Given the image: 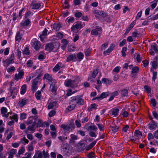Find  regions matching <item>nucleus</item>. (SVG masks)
Instances as JSON below:
<instances>
[{
  "label": "nucleus",
  "mask_w": 158,
  "mask_h": 158,
  "mask_svg": "<svg viewBox=\"0 0 158 158\" xmlns=\"http://www.w3.org/2000/svg\"><path fill=\"white\" fill-rule=\"evenodd\" d=\"M87 157L89 158H93L94 157V153L91 152L87 155Z\"/></svg>",
  "instance_id": "nucleus-51"
},
{
  "label": "nucleus",
  "mask_w": 158,
  "mask_h": 158,
  "mask_svg": "<svg viewBox=\"0 0 158 158\" xmlns=\"http://www.w3.org/2000/svg\"><path fill=\"white\" fill-rule=\"evenodd\" d=\"M120 69V67L119 66H117L113 70V72L116 73H118Z\"/></svg>",
  "instance_id": "nucleus-53"
},
{
  "label": "nucleus",
  "mask_w": 158,
  "mask_h": 158,
  "mask_svg": "<svg viewBox=\"0 0 158 158\" xmlns=\"http://www.w3.org/2000/svg\"><path fill=\"white\" fill-rule=\"evenodd\" d=\"M69 104L70 106L66 109V110L70 111L73 110L76 106L78 105L82 106L85 104L84 100L81 98L80 95H77L72 97L70 98Z\"/></svg>",
  "instance_id": "nucleus-1"
},
{
  "label": "nucleus",
  "mask_w": 158,
  "mask_h": 158,
  "mask_svg": "<svg viewBox=\"0 0 158 158\" xmlns=\"http://www.w3.org/2000/svg\"><path fill=\"white\" fill-rule=\"evenodd\" d=\"M15 70V68L14 66H12L9 68L7 69V71L8 72H11L14 71Z\"/></svg>",
  "instance_id": "nucleus-50"
},
{
  "label": "nucleus",
  "mask_w": 158,
  "mask_h": 158,
  "mask_svg": "<svg viewBox=\"0 0 158 158\" xmlns=\"http://www.w3.org/2000/svg\"><path fill=\"white\" fill-rule=\"evenodd\" d=\"M41 92L39 90L35 94V96L36 99L38 100H40L41 98Z\"/></svg>",
  "instance_id": "nucleus-37"
},
{
  "label": "nucleus",
  "mask_w": 158,
  "mask_h": 158,
  "mask_svg": "<svg viewBox=\"0 0 158 158\" xmlns=\"http://www.w3.org/2000/svg\"><path fill=\"white\" fill-rule=\"evenodd\" d=\"M108 45V44L107 43H105L103 44L101 47V50L102 51L105 50L107 47Z\"/></svg>",
  "instance_id": "nucleus-45"
},
{
  "label": "nucleus",
  "mask_w": 158,
  "mask_h": 158,
  "mask_svg": "<svg viewBox=\"0 0 158 158\" xmlns=\"http://www.w3.org/2000/svg\"><path fill=\"white\" fill-rule=\"evenodd\" d=\"M102 29L101 27H98L93 29L91 31L92 35H97L98 34H100L102 32Z\"/></svg>",
  "instance_id": "nucleus-6"
},
{
  "label": "nucleus",
  "mask_w": 158,
  "mask_h": 158,
  "mask_svg": "<svg viewBox=\"0 0 158 158\" xmlns=\"http://www.w3.org/2000/svg\"><path fill=\"white\" fill-rule=\"evenodd\" d=\"M34 75L33 73L30 74L29 76H27L26 79V82H28L31 80V79L34 77Z\"/></svg>",
  "instance_id": "nucleus-35"
},
{
  "label": "nucleus",
  "mask_w": 158,
  "mask_h": 158,
  "mask_svg": "<svg viewBox=\"0 0 158 158\" xmlns=\"http://www.w3.org/2000/svg\"><path fill=\"white\" fill-rule=\"evenodd\" d=\"M16 151V149H11L9 152V154L13 156V155L15 154Z\"/></svg>",
  "instance_id": "nucleus-61"
},
{
  "label": "nucleus",
  "mask_w": 158,
  "mask_h": 158,
  "mask_svg": "<svg viewBox=\"0 0 158 158\" xmlns=\"http://www.w3.org/2000/svg\"><path fill=\"white\" fill-rule=\"evenodd\" d=\"M96 142L95 141H93L92 143H91L86 148V150H88L91 149L96 144Z\"/></svg>",
  "instance_id": "nucleus-33"
},
{
  "label": "nucleus",
  "mask_w": 158,
  "mask_h": 158,
  "mask_svg": "<svg viewBox=\"0 0 158 158\" xmlns=\"http://www.w3.org/2000/svg\"><path fill=\"white\" fill-rule=\"evenodd\" d=\"M24 74V72L23 71L20 72L18 74L15 75L14 79L15 80L18 81L19 79L23 78Z\"/></svg>",
  "instance_id": "nucleus-15"
},
{
  "label": "nucleus",
  "mask_w": 158,
  "mask_h": 158,
  "mask_svg": "<svg viewBox=\"0 0 158 158\" xmlns=\"http://www.w3.org/2000/svg\"><path fill=\"white\" fill-rule=\"evenodd\" d=\"M28 102V100L27 99H22L19 101L18 103L20 107H22L26 105Z\"/></svg>",
  "instance_id": "nucleus-19"
},
{
  "label": "nucleus",
  "mask_w": 158,
  "mask_h": 158,
  "mask_svg": "<svg viewBox=\"0 0 158 158\" xmlns=\"http://www.w3.org/2000/svg\"><path fill=\"white\" fill-rule=\"evenodd\" d=\"M56 114V112L55 110H52L48 114L49 116L50 117H52L54 116Z\"/></svg>",
  "instance_id": "nucleus-58"
},
{
  "label": "nucleus",
  "mask_w": 158,
  "mask_h": 158,
  "mask_svg": "<svg viewBox=\"0 0 158 158\" xmlns=\"http://www.w3.org/2000/svg\"><path fill=\"white\" fill-rule=\"evenodd\" d=\"M98 73V70L97 69H94L93 72L92 74V77L93 78H95Z\"/></svg>",
  "instance_id": "nucleus-39"
},
{
  "label": "nucleus",
  "mask_w": 158,
  "mask_h": 158,
  "mask_svg": "<svg viewBox=\"0 0 158 158\" xmlns=\"http://www.w3.org/2000/svg\"><path fill=\"white\" fill-rule=\"evenodd\" d=\"M112 51H111L109 49H108L103 52V53L104 55L106 56L107 55H109V53L111 52Z\"/></svg>",
  "instance_id": "nucleus-57"
},
{
  "label": "nucleus",
  "mask_w": 158,
  "mask_h": 158,
  "mask_svg": "<svg viewBox=\"0 0 158 158\" xmlns=\"http://www.w3.org/2000/svg\"><path fill=\"white\" fill-rule=\"evenodd\" d=\"M20 119L23 120L26 117V114L24 113H21L20 114Z\"/></svg>",
  "instance_id": "nucleus-60"
},
{
  "label": "nucleus",
  "mask_w": 158,
  "mask_h": 158,
  "mask_svg": "<svg viewBox=\"0 0 158 158\" xmlns=\"http://www.w3.org/2000/svg\"><path fill=\"white\" fill-rule=\"evenodd\" d=\"M43 126L42 123V120L41 119H39L38 122V123L36 125V127H40Z\"/></svg>",
  "instance_id": "nucleus-46"
},
{
  "label": "nucleus",
  "mask_w": 158,
  "mask_h": 158,
  "mask_svg": "<svg viewBox=\"0 0 158 158\" xmlns=\"http://www.w3.org/2000/svg\"><path fill=\"white\" fill-rule=\"evenodd\" d=\"M36 124L37 123L36 121H34L32 125L29 126L27 127L28 130H29V131H31L32 133L34 132L35 131L36 128L37 127H36Z\"/></svg>",
  "instance_id": "nucleus-9"
},
{
  "label": "nucleus",
  "mask_w": 158,
  "mask_h": 158,
  "mask_svg": "<svg viewBox=\"0 0 158 158\" xmlns=\"http://www.w3.org/2000/svg\"><path fill=\"white\" fill-rule=\"evenodd\" d=\"M61 126L64 130L67 133L70 132L73 129L75 128V126L73 123L67 124V125L62 124Z\"/></svg>",
  "instance_id": "nucleus-2"
},
{
  "label": "nucleus",
  "mask_w": 158,
  "mask_h": 158,
  "mask_svg": "<svg viewBox=\"0 0 158 158\" xmlns=\"http://www.w3.org/2000/svg\"><path fill=\"white\" fill-rule=\"evenodd\" d=\"M55 82H52L50 84L51 87V91L52 92H56V88L55 87L54 83Z\"/></svg>",
  "instance_id": "nucleus-29"
},
{
  "label": "nucleus",
  "mask_w": 158,
  "mask_h": 158,
  "mask_svg": "<svg viewBox=\"0 0 158 158\" xmlns=\"http://www.w3.org/2000/svg\"><path fill=\"white\" fill-rule=\"evenodd\" d=\"M75 81V80H72L70 79H67L65 81L64 83V85L67 87L73 88L75 86L74 84Z\"/></svg>",
  "instance_id": "nucleus-4"
},
{
  "label": "nucleus",
  "mask_w": 158,
  "mask_h": 158,
  "mask_svg": "<svg viewBox=\"0 0 158 158\" xmlns=\"http://www.w3.org/2000/svg\"><path fill=\"white\" fill-rule=\"evenodd\" d=\"M102 11H99L97 10H95L94 11V14L99 15L100 16L101 15V14L102 12Z\"/></svg>",
  "instance_id": "nucleus-56"
},
{
  "label": "nucleus",
  "mask_w": 158,
  "mask_h": 158,
  "mask_svg": "<svg viewBox=\"0 0 158 158\" xmlns=\"http://www.w3.org/2000/svg\"><path fill=\"white\" fill-rule=\"evenodd\" d=\"M144 89L146 90L148 93H149L151 91V89L150 87L147 86L145 85L144 86Z\"/></svg>",
  "instance_id": "nucleus-63"
},
{
  "label": "nucleus",
  "mask_w": 158,
  "mask_h": 158,
  "mask_svg": "<svg viewBox=\"0 0 158 158\" xmlns=\"http://www.w3.org/2000/svg\"><path fill=\"white\" fill-rule=\"evenodd\" d=\"M152 66L153 69H156L157 67V64L156 61H154L152 62Z\"/></svg>",
  "instance_id": "nucleus-55"
},
{
  "label": "nucleus",
  "mask_w": 158,
  "mask_h": 158,
  "mask_svg": "<svg viewBox=\"0 0 158 158\" xmlns=\"http://www.w3.org/2000/svg\"><path fill=\"white\" fill-rule=\"evenodd\" d=\"M97 125L100 131L104 130V126L102 124H97Z\"/></svg>",
  "instance_id": "nucleus-43"
},
{
  "label": "nucleus",
  "mask_w": 158,
  "mask_h": 158,
  "mask_svg": "<svg viewBox=\"0 0 158 158\" xmlns=\"http://www.w3.org/2000/svg\"><path fill=\"white\" fill-rule=\"evenodd\" d=\"M48 31V30L46 28H45L44 29V30L42 32V34L40 35V36L46 35L47 34V32Z\"/></svg>",
  "instance_id": "nucleus-59"
},
{
  "label": "nucleus",
  "mask_w": 158,
  "mask_h": 158,
  "mask_svg": "<svg viewBox=\"0 0 158 158\" xmlns=\"http://www.w3.org/2000/svg\"><path fill=\"white\" fill-rule=\"evenodd\" d=\"M31 23L29 19H27L24 22V23H21V24L23 27H24L25 26H27L29 25V24Z\"/></svg>",
  "instance_id": "nucleus-34"
},
{
  "label": "nucleus",
  "mask_w": 158,
  "mask_h": 158,
  "mask_svg": "<svg viewBox=\"0 0 158 158\" xmlns=\"http://www.w3.org/2000/svg\"><path fill=\"white\" fill-rule=\"evenodd\" d=\"M10 91L11 94V96H12V98H15L18 93L17 89L14 87H10Z\"/></svg>",
  "instance_id": "nucleus-5"
},
{
  "label": "nucleus",
  "mask_w": 158,
  "mask_h": 158,
  "mask_svg": "<svg viewBox=\"0 0 158 158\" xmlns=\"http://www.w3.org/2000/svg\"><path fill=\"white\" fill-rule=\"evenodd\" d=\"M135 22L134 21L132 22L130 24L126 31L124 34V35H126L131 30V29L134 27L135 24Z\"/></svg>",
  "instance_id": "nucleus-16"
},
{
  "label": "nucleus",
  "mask_w": 158,
  "mask_h": 158,
  "mask_svg": "<svg viewBox=\"0 0 158 158\" xmlns=\"http://www.w3.org/2000/svg\"><path fill=\"white\" fill-rule=\"evenodd\" d=\"M139 68L137 66H135L132 69L131 74L132 77H135V73H138L139 71Z\"/></svg>",
  "instance_id": "nucleus-17"
},
{
  "label": "nucleus",
  "mask_w": 158,
  "mask_h": 158,
  "mask_svg": "<svg viewBox=\"0 0 158 158\" xmlns=\"http://www.w3.org/2000/svg\"><path fill=\"white\" fill-rule=\"evenodd\" d=\"M25 152V148L23 147H22L21 148L19 151V155L23 154Z\"/></svg>",
  "instance_id": "nucleus-47"
},
{
  "label": "nucleus",
  "mask_w": 158,
  "mask_h": 158,
  "mask_svg": "<svg viewBox=\"0 0 158 158\" xmlns=\"http://www.w3.org/2000/svg\"><path fill=\"white\" fill-rule=\"evenodd\" d=\"M84 56L83 53L81 52H79L77 55V58L80 60H81L83 59Z\"/></svg>",
  "instance_id": "nucleus-40"
},
{
  "label": "nucleus",
  "mask_w": 158,
  "mask_h": 158,
  "mask_svg": "<svg viewBox=\"0 0 158 158\" xmlns=\"http://www.w3.org/2000/svg\"><path fill=\"white\" fill-rule=\"evenodd\" d=\"M83 27V25L81 22H76L75 25H73L71 27L72 31H73L76 29H81Z\"/></svg>",
  "instance_id": "nucleus-3"
},
{
  "label": "nucleus",
  "mask_w": 158,
  "mask_h": 158,
  "mask_svg": "<svg viewBox=\"0 0 158 158\" xmlns=\"http://www.w3.org/2000/svg\"><path fill=\"white\" fill-rule=\"evenodd\" d=\"M54 48V45L52 43H48L46 45L45 49L49 52H51Z\"/></svg>",
  "instance_id": "nucleus-13"
},
{
  "label": "nucleus",
  "mask_w": 158,
  "mask_h": 158,
  "mask_svg": "<svg viewBox=\"0 0 158 158\" xmlns=\"http://www.w3.org/2000/svg\"><path fill=\"white\" fill-rule=\"evenodd\" d=\"M121 94L122 97L127 96L128 94V91L127 89H124L121 90Z\"/></svg>",
  "instance_id": "nucleus-26"
},
{
  "label": "nucleus",
  "mask_w": 158,
  "mask_h": 158,
  "mask_svg": "<svg viewBox=\"0 0 158 158\" xmlns=\"http://www.w3.org/2000/svg\"><path fill=\"white\" fill-rule=\"evenodd\" d=\"M22 37V36L19 32H17L15 36V40L16 41L19 42Z\"/></svg>",
  "instance_id": "nucleus-23"
},
{
  "label": "nucleus",
  "mask_w": 158,
  "mask_h": 158,
  "mask_svg": "<svg viewBox=\"0 0 158 158\" xmlns=\"http://www.w3.org/2000/svg\"><path fill=\"white\" fill-rule=\"evenodd\" d=\"M44 79H46L50 81L51 83L55 82V80L52 78V75L48 73L45 74L44 77Z\"/></svg>",
  "instance_id": "nucleus-14"
},
{
  "label": "nucleus",
  "mask_w": 158,
  "mask_h": 158,
  "mask_svg": "<svg viewBox=\"0 0 158 158\" xmlns=\"http://www.w3.org/2000/svg\"><path fill=\"white\" fill-rule=\"evenodd\" d=\"M32 42L33 43V46L35 49L37 50L40 48V44L39 41L35 40H34Z\"/></svg>",
  "instance_id": "nucleus-11"
},
{
  "label": "nucleus",
  "mask_w": 158,
  "mask_h": 158,
  "mask_svg": "<svg viewBox=\"0 0 158 158\" xmlns=\"http://www.w3.org/2000/svg\"><path fill=\"white\" fill-rule=\"evenodd\" d=\"M63 34L60 32H58L56 34V36L59 39H62L63 37Z\"/></svg>",
  "instance_id": "nucleus-64"
},
{
  "label": "nucleus",
  "mask_w": 158,
  "mask_h": 158,
  "mask_svg": "<svg viewBox=\"0 0 158 158\" xmlns=\"http://www.w3.org/2000/svg\"><path fill=\"white\" fill-rule=\"evenodd\" d=\"M77 57L76 55L74 54H73L70 55L68 56L67 59L66 61L69 62L74 59H76Z\"/></svg>",
  "instance_id": "nucleus-20"
},
{
  "label": "nucleus",
  "mask_w": 158,
  "mask_h": 158,
  "mask_svg": "<svg viewBox=\"0 0 158 158\" xmlns=\"http://www.w3.org/2000/svg\"><path fill=\"white\" fill-rule=\"evenodd\" d=\"M7 111V109L6 108L2 107L1 108V113L3 115L5 114Z\"/></svg>",
  "instance_id": "nucleus-38"
},
{
  "label": "nucleus",
  "mask_w": 158,
  "mask_h": 158,
  "mask_svg": "<svg viewBox=\"0 0 158 158\" xmlns=\"http://www.w3.org/2000/svg\"><path fill=\"white\" fill-rule=\"evenodd\" d=\"M74 21V19L73 17H68L66 20L65 22L67 21L66 24L68 25H69L71 23H73Z\"/></svg>",
  "instance_id": "nucleus-22"
},
{
  "label": "nucleus",
  "mask_w": 158,
  "mask_h": 158,
  "mask_svg": "<svg viewBox=\"0 0 158 158\" xmlns=\"http://www.w3.org/2000/svg\"><path fill=\"white\" fill-rule=\"evenodd\" d=\"M62 64L61 63L59 62L57 64L53 69V71L56 72L60 69Z\"/></svg>",
  "instance_id": "nucleus-24"
},
{
  "label": "nucleus",
  "mask_w": 158,
  "mask_h": 158,
  "mask_svg": "<svg viewBox=\"0 0 158 158\" xmlns=\"http://www.w3.org/2000/svg\"><path fill=\"white\" fill-rule=\"evenodd\" d=\"M151 102L153 107H155L156 105V101L155 99L152 98L151 99Z\"/></svg>",
  "instance_id": "nucleus-49"
},
{
  "label": "nucleus",
  "mask_w": 158,
  "mask_h": 158,
  "mask_svg": "<svg viewBox=\"0 0 158 158\" xmlns=\"http://www.w3.org/2000/svg\"><path fill=\"white\" fill-rule=\"evenodd\" d=\"M33 61L32 60H29L27 62V66L28 67H31L32 66Z\"/></svg>",
  "instance_id": "nucleus-44"
},
{
  "label": "nucleus",
  "mask_w": 158,
  "mask_h": 158,
  "mask_svg": "<svg viewBox=\"0 0 158 158\" xmlns=\"http://www.w3.org/2000/svg\"><path fill=\"white\" fill-rule=\"evenodd\" d=\"M110 127L112 132L114 133L117 132L118 130L119 127L117 126L114 125L113 126Z\"/></svg>",
  "instance_id": "nucleus-31"
},
{
  "label": "nucleus",
  "mask_w": 158,
  "mask_h": 158,
  "mask_svg": "<svg viewBox=\"0 0 158 158\" xmlns=\"http://www.w3.org/2000/svg\"><path fill=\"white\" fill-rule=\"evenodd\" d=\"M31 6H32V9H38L41 6L40 4L39 3H32L31 4Z\"/></svg>",
  "instance_id": "nucleus-25"
},
{
  "label": "nucleus",
  "mask_w": 158,
  "mask_h": 158,
  "mask_svg": "<svg viewBox=\"0 0 158 158\" xmlns=\"http://www.w3.org/2000/svg\"><path fill=\"white\" fill-rule=\"evenodd\" d=\"M82 15V14L80 12H78L75 14V16L77 18H79L81 17Z\"/></svg>",
  "instance_id": "nucleus-62"
},
{
  "label": "nucleus",
  "mask_w": 158,
  "mask_h": 158,
  "mask_svg": "<svg viewBox=\"0 0 158 158\" xmlns=\"http://www.w3.org/2000/svg\"><path fill=\"white\" fill-rule=\"evenodd\" d=\"M70 139L69 141L70 143H74L75 142L74 140L77 139V136L73 134H71L70 135Z\"/></svg>",
  "instance_id": "nucleus-27"
},
{
  "label": "nucleus",
  "mask_w": 158,
  "mask_h": 158,
  "mask_svg": "<svg viewBox=\"0 0 158 158\" xmlns=\"http://www.w3.org/2000/svg\"><path fill=\"white\" fill-rule=\"evenodd\" d=\"M78 147L81 150H84L85 147V144L84 143H79Z\"/></svg>",
  "instance_id": "nucleus-32"
},
{
  "label": "nucleus",
  "mask_w": 158,
  "mask_h": 158,
  "mask_svg": "<svg viewBox=\"0 0 158 158\" xmlns=\"http://www.w3.org/2000/svg\"><path fill=\"white\" fill-rule=\"evenodd\" d=\"M157 75V72H153V77L152 78V80L155 81Z\"/></svg>",
  "instance_id": "nucleus-52"
},
{
  "label": "nucleus",
  "mask_w": 158,
  "mask_h": 158,
  "mask_svg": "<svg viewBox=\"0 0 158 158\" xmlns=\"http://www.w3.org/2000/svg\"><path fill=\"white\" fill-rule=\"evenodd\" d=\"M27 86L26 84L23 85L21 87L20 93L22 94H23L26 92Z\"/></svg>",
  "instance_id": "nucleus-30"
},
{
  "label": "nucleus",
  "mask_w": 158,
  "mask_h": 158,
  "mask_svg": "<svg viewBox=\"0 0 158 158\" xmlns=\"http://www.w3.org/2000/svg\"><path fill=\"white\" fill-rule=\"evenodd\" d=\"M149 128L151 130H154L156 129L157 126L156 123L153 121L150 123L148 124Z\"/></svg>",
  "instance_id": "nucleus-10"
},
{
  "label": "nucleus",
  "mask_w": 158,
  "mask_h": 158,
  "mask_svg": "<svg viewBox=\"0 0 158 158\" xmlns=\"http://www.w3.org/2000/svg\"><path fill=\"white\" fill-rule=\"evenodd\" d=\"M38 117L36 116H33L29 117L28 119V120L27 122V125L33 124L34 121H36V119Z\"/></svg>",
  "instance_id": "nucleus-12"
},
{
  "label": "nucleus",
  "mask_w": 158,
  "mask_h": 158,
  "mask_svg": "<svg viewBox=\"0 0 158 158\" xmlns=\"http://www.w3.org/2000/svg\"><path fill=\"white\" fill-rule=\"evenodd\" d=\"M61 25L60 23H54L53 26V29L56 31H58L61 27Z\"/></svg>",
  "instance_id": "nucleus-28"
},
{
  "label": "nucleus",
  "mask_w": 158,
  "mask_h": 158,
  "mask_svg": "<svg viewBox=\"0 0 158 158\" xmlns=\"http://www.w3.org/2000/svg\"><path fill=\"white\" fill-rule=\"evenodd\" d=\"M102 83H104L106 84L109 83V80L106 78H102Z\"/></svg>",
  "instance_id": "nucleus-54"
},
{
  "label": "nucleus",
  "mask_w": 158,
  "mask_h": 158,
  "mask_svg": "<svg viewBox=\"0 0 158 158\" xmlns=\"http://www.w3.org/2000/svg\"><path fill=\"white\" fill-rule=\"evenodd\" d=\"M43 153L44 157V158H48L49 157V155L48 153V152H45L44 150L43 151Z\"/></svg>",
  "instance_id": "nucleus-48"
},
{
  "label": "nucleus",
  "mask_w": 158,
  "mask_h": 158,
  "mask_svg": "<svg viewBox=\"0 0 158 158\" xmlns=\"http://www.w3.org/2000/svg\"><path fill=\"white\" fill-rule=\"evenodd\" d=\"M157 45L154 44L153 45H151V48L150 49V53L152 55H154V52L156 53L158 52V49L157 48Z\"/></svg>",
  "instance_id": "nucleus-7"
},
{
  "label": "nucleus",
  "mask_w": 158,
  "mask_h": 158,
  "mask_svg": "<svg viewBox=\"0 0 158 158\" xmlns=\"http://www.w3.org/2000/svg\"><path fill=\"white\" fill-rule=\"evenodd\" d=\"M88 129L90 130H93L95 131H97V128L95 125L90 126L89 127Z\"/></svg>",
  "instance_id": "nucleus-41"
},
{
  "label": "nucleus",
  "mask_w": 158,
  "mask_h": 158,
  "mask_svg": "<svg viewBox=\"0 0 158 158\" xmlns=\"http://www.w3.org/2000/svg\"><path fill=\"white\" fill-rule=\"evenodd\" d=\"M109 96L108 93L103 92L102 93L101 95L95 98V99L101 100L102 99L106 97Z\"/></svg>",
  "instance_id": "nucleus-18"
},
{
  "label": "nucleus",
  "mask_w": 158,
  "mask_h": 158,
  "mask_svg": "<svg viewBox=\"0 0 158 158\" xmlns=\"http://www.w3.org/2000/svg\"><path fill=\"white\" fill-rule=\"evenodd\" d=\"M15 55L14 53L11 55L8 59H6L5 60V62L7 63L8 65L10 64L13 63L14 62Z\"/></svg>",
  "instance_id": "nucleus-8"
},
{
  "label": "nucleus",
  "mask_w": 158,
  "mask_h": 158,
  "mask_svg": "<svg viewBox=\"0 0 158 158\" xmlns=\"http://www.w3.org/2000/svg\"><path fill=\"white\" fill-rule=\"evenodd\" d=\"M119 111V110L118 108L113 109L112 112V114L114 116H117Z\"/></svg>",
  "instance_id": "nucleus-36"
},
{
  "label": "nucleus",
  "mask_w": 158,
  "mask_h": 158,
  "mask_svg": "<svg viewBox=\"0 0 158 158\" xmlns=\"http://www.w3.org/2000/svg\"><path fill=\"white\" fill-rule=\"evenodd\" d=\"M38 87L37 85L35 84H32L31 86V91L33 93H34L37 89Z\"/></svg>",
  "instance_id": "nucleus-42"
},
{
  "label": "nucleus",
  "mask_w": 158,
  "mask_h": 158,
  "mask_svg": "<svg viewBox=\"0 0 158 158\" xmlns=\"http://www.w3.org/2000/svg\"><path fill=\"white\" fill-rule=\"evenodd\" d=\"M57 106V102L54 101L52 102H50L48 106V109L50 110L54 106Z\"/></svg>",
  "instance_id": "nucleus-21"
}]
</instances>
